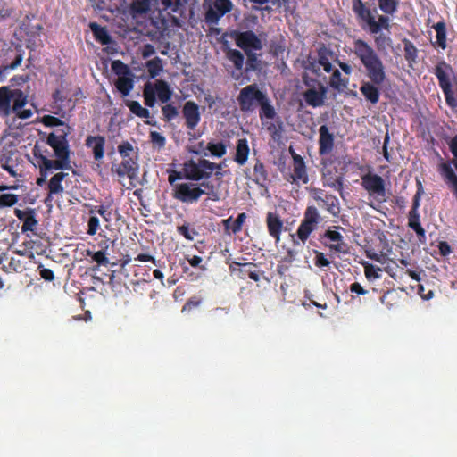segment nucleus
<instances>
[{"instance_id": "nucleus-47", "label": "nucleus", "mask_w": 457, "mask_h": 457, "mask_svg": "<svg viewBox=\"0 0 457 457\" xmlns=\"http://www.w3.org/2000/svg\"><path fill=\"white\" fill-rule=\"evenodd\" d=\"M87 256H90L92 261L97 263L98 266L106 267L109 263L108 258L106 257L104 250H99L97 252H92L87 250Z\"/></svg>"}, {"instance_id": "nucleus-63", "label": "nucleus", "mask_w": 457, "mask_h": 457, "mask_svg": "<svg viewBox=\"0 0 457 457\" xmlns=\"http://www.w3.org/2000/svg\"><path fill=\"white\" fill-rule=\"evenodd\" d=\"M200 303H201V300L197 297H192V298L188 299L187 302H186V303H184V305L182 307V312H191L192 309L198 307Z\"/></svg>"}, {"instance_id": "nucleus-43", "label": "nucleus", "mask_w": 457, "mask_h": 457, "mask_svg": "<svg viewBox=\"0 0 457 457\" xmlns=\"http://www.w3.org/2000/svg\"><path fill=\"white\" fill-rule=\"evenodd\" d=\"M115 87L120 91L121 96L129 95L133 89V79L129 77H120L117 81H115Z\"/></svg>"}, {"instance_id": "nucleus-2", "label": "nucleus", "mask_w": 457, "mask_h": 457, "mask_svg": "<svg viewBox=\"0 0 457 457\" xmlns=\"http://www.w3.org/2000/svg\"><path fill=\"white\" fill-rule=\"evenodd\" d=\"M48 145L54 150L55 160H51L45 155L39 145H35L33 148L34 165L39 170L40 176L37 178L36 183L43 187L47 178L54 170H71V150L67 148L64 138L59 140L54 135L50 136Z\"/></svg>"}, {"instance_id": "nucleus-38", "label": "nucleus", "mask_w": 457, "mask_h": 457, "mask_svg": "<svg viewBox=\"0 0 457 457\" xmlns=\"http://www.w3.org/2000/svg\"><path fill=\"white\" fill-rule=\"evenodd\" d=\"M403 56L410 66L417 62L418 50L411 40L405 38L403 40Z\"/></svg>"}, {"instance_id": "nucleus-40", "label": "nucleus", "mask_w": 457, "mask_h": 457, "mask_svg": "<svg viewBox=\"0 0 457 457\" xmlns=\"http://www.w3.org/2000/svg\"><path fill=\"white\" fill-rule=\"evenodd\" d=\"M331 72L332 74L329 80V86L333 89L338 91L345 90L347 87V84H349V79L347 78H342L338 70L332 71Z\"/></svg>"}, {"instance_id": "nucleus-9", "label": "nucleus", "mask_w": 457, "mask_h": 457, "mask_svg": "<svg viewBox=\"0 0 457 457\" xmlns=\"http://www.w3.org/2000/svg\"><path fill=\"white\" fill-rule=\"evenodd\" d=\"M361 185L366 190L370 196L376 199L378 203H384L386 201V181L378 174H373L368 172L364 175H361Z\"/></svg>"}, {"instance_id": "nucleus-11", "label": "nucleus", "mask_w": 457, "mask_h": 457, "mask_svg": "<svg viewBox=\"0 0 457 457\" xmlns=\"http://www.w3.org/2000/svg\"><path fill=\"white\" fill-rule=\"evenodd\" d=\"M23 54L24 51L20 45L9 46L6 51L0 54V81L5 79L7 71L15 70L21 64Z\"/></svg>"}, {"instance_id": "nucleus-62", "label": "nucleus", "mask_w": 457, "mask_h": 457, "mask_svg": "<svg viewBox=\"0 0 457 457\" xmlns=\"http://www.w3.org/2000/svg\"><path fill=\"white\" fill-rule=\"evenodd\" d=\"M112 70L118 74H127L129 72V68L127 64L120 60H115L112 64Z\"/></svg>"}, {"instance_id": "nucleus-49", "label": "nucleus", "mask_w": 457, "mask_h": 457, "mask_svg": "<svg viewBox=\"0 0 457 457\" xmlns=\"http://www.w3.org/2000/svg\"><path fill=\"white\" fill-rule=\"evenodd\" d=\"M19 202V195L13 193H3L0 195V208L14 206Z\"/></svg>"}, {"instance_id": "nucleus-29", "label": "nucleus", "mask_w": 457, "mask_h": 457, "mask_svg": "<svg viewBox=\"0 0 457 457\" xmlns=\"http://www.w3.org/2000/svg\"><path fill=\"white\" fill-rule=\"evenodd\" d=\"M90 29L96 41L99 44L107 46L112 42V36L108 34L105 27L100 26L97 22H90Z\"/></svg>"}, {"instance_id": "nucleus-14", "label": "nucleus", "mask_w": 457, "mask_h": 457, "mask_svg": "<svg viewBox=\"0 0 457 457\" xmlns=\"http://www.w3.org/2000/svg\"><path fill=\"white\" fill-rule=\"evenodd\" d=\"M120 163L112 164V172L120 178L127 176L130 179L132 187H136L134 181L138 179L139 164L136 158H121Z\"/></svg>"}, {"instance_id": "nucleus-16", "label": "nucleus", "mask_w": 457, "mask_h": 457, "mask_svg": "<svg viewBox=\"0 0 457 457\" xmlns=\"http://www.w3.org/2000/svg\"><path fill=\"white\" fill-rule=\"evenodd\" d=\"M231 10L232 3L230 0H215L209 9L206 10L204 21L210 25H217L220 19Z\"/></svg>"}, {"instance_id": "nucleus-35", "label": "nucleus", "mask_w": 457, "mask_h": 457, "mask_svg": "<svg viewBox=\"0 0 457 457\" xmlns=\"http://www.w3.org/2000/svg\"><path fill=\"white\" fill-rule=\"evenodd\" d=\"M318 59L316 60L320 65V67H323L324 71L331 72L332 71V64L330 60L333 56V53L324 46H321L317 51Z\"/></svg>"}, {"instance_id": "nucleus-55", "label": "nucleus", "mask_w": 457, "mask_h": 457, "mask_svg": "<svg viewBox=\"0 0 457 457\" xmlns=\"http://www.w3.org/2000/svg\"><path fill=\"white\" fill-rule=\"evenodd\" d=\"M177 231L186 239L192 241L197 235V231L195 228H190L189 225L184 224L177 227Z\"/></svg>"}, {"instance_id": "nucleus-1", "label": "nucleus", "mask_w": 457, "mask_h": 457, "mask_svg": "<svg viewBox=\"0 0 457 457\" xmlns=\"http://www.w3.org/2000/svg\"><path fill=\"white\" fill-rule=\"evenodd\" d=\"M353 54L364 66L366 76L370 79V81L361 84L360 92L367 102L376 104L380 98L378 86L384 84L386 79L385 64L373 47L364 40H353Z\"/></svg>"}, {"instance_id": "nucleus-21", "label": "nucleus", "mask_w": 457, "mask_h": 457, "mask_svg": "<svg viewBox=\"0 0 457 457\" xmlns=\"http://www.w3.org/2000/svg\"><path fill=\"white\" fill-rule=\"evenodd\" d=\"M319 154L321 156L328 155L331 153L334 146V136L329 132V129L326 125L319 128Z\"/></svg>"}, {"instance_id": "nucleus-48", "label": "nucleus", "mask_w": 457, "mask_h": 457, "mask_svg": "<svg viewBox=\"0 0 457 457\" xmlns=\"http://www.w3.org/2000/svg\"><path fill=\"white\" fill-rule=\"evenodd\" d=\"M162 114L163 116V120L170 122L176 119L179 115L178 108L171 104H166L162 107Z\"/></svg>"}, {"instance_id": "nucleus-6", "label": "nucleus", "mask_w": 457, "mask_h": 457, "mask_svg": "<svg viewBox=\"0 0 457 457\" xmlns=\"http://www.w3.org/2000/svg\"><path fill=\"white\" fill-rule=\"evenodd\" d=\"M432 73L437 79L445 96V102L450 109H457V73L453 70L450 63L441 60L435 65Z\"/></svg>"}, {"instance_id": "nucleus-20", "label": "nucleus", "mask_w": 457, "mask_h": 457, "mask_svg": "<svg viewBox=\"0 0 457 457\" xmlns=\"http://www.w3.org/2000/svg\"><path fill=\"white\" fill-rule=\"evenodd\" d=\"M323 238L329 242V244L325 243V245L331 251L338 253H347V245L344 242V237L338 230H332L330 228L325 230Z\"/></svg>"}, {"instance_id": "nucleus-5", "label": "nucleus", "mask_w": 457, "mask_h": 457, "mask_svg": "<svg viewBox=\"0 0 457 457\" xmlns=\"http://www.w3.org/2000/svg\"><path fill=\"white\" fill-rule=\"evenodd\" d=\"M352 11L355 14L361 29L370 31L371 35H378L382 30L390 31L389 15H378L375 18L376 9H371L363 0H352Z\"/></svg>"}, {"instance_id": "nucleus-41", "label": "nucleus", "mask_w": 457, "mask_h": 457, "mask_svg": "<svg viewBox=\"0 0 457 457\" xmlns=\"http://www.w3.org/2000/svg\"><path fill=\"white\" fill-rule=\"evenodd\" d=\"M205 150L210 152V154L212 157L215 158H221L226 154L227 152V145L224 144V142H209L204 147Z\"/></svg>"}, {"instance_id": "nucleus-36", "label": "nucleus", "mask_w": 457, "mask_h": 457, "mask_svg": "<svg viewBox=\"0 0 457 457\" xmlns=\"http://www.w3.org/2000/svg\"><path fill=\"white\" fill-rule=\"evenodd\" d=\"M225 54L227 60L233 63L237 71H240L244 68L245 55L239 50L228 47L225 50Z\"/></svg>"}, {"instance_id": "nucleus-34", "label": "nucleus", "mask_w": 457, "mask_h": 457, "mask_svg": "<svg viewBox=\"0 0 457 457\" xmlns=\"http://www.w3.org/2000/svg\"><path fill=\"white\" fill-rule=\"evenodd\" d=\"M432 29L436 31V41L432 42L434 47H440L443 50L446 47V29L445 21H437Z\"/></svg>"}, {"instance_id": "nucleus-54", "label": "nucleus", "mask_w": 457, "mask_h": 457, "mask_svg": "<svg viewBox=\"0 0 457 457\" xmlns=\"http://www.w3.org/2000/svg\"><path fill=\"white\" fill-rule=\"evenodd\" d=\"M118 152L121 158H133L131 156L134 152L133 145L129 141H123L118 145Z\"/></svg>"}, {"instance_id": "nucleus-30", "label": "nucleus", "mask_w": 457, "mask_h": 457, "mask_svg": "<svg viewBox=\"0 0 457 457\" xmlns=\"http://www.w3.org/2000/svg\"><path fill=\"white\" fill-rule=\"evenodd\" d=\"M322 203V207L333 217L337 218L340 213L339 201L336 195L331 194H325L322 200L319 203Z\"/></svg>"}, {"instance_id": "nucleus-60", "label": "nucleus", "mask_w": 457, "mask_h": 457, "mask_svg": "<svg viewBox=\"0 0 457 457\" xmlns=\"http://www.w3.org/2000/svg\"><path fill=\"white\" fill-rule=\"evenodd\" d=\"M97 213L103 218L106 222H111L112 219V210L111 204L100 205L99 210H97Z\"/></svg>"}, {"instance_id": "nucleus-22", "label": "nucleus", "mask_w": 457, "mask_h": 457, "mask_svg": "<svg viewBox=\"0 0 457 457\" xmlns=\"http://www.w3.org/2000/svg\"><path fill=\"white\" fill-rule=\"evenodd\" d=\"M267 230L269 236L279 243L283 230V220L277 212H268L266 217Z\"/></svg>"}, {"instance_id": "nucleus-64", "label": "nucleus", "mask_w": 457, "mask_h": 457, "mask_svg": "<svg viewBox=\"0 0 457 457\" xmlns=\"http://www.w3.org/2000/svg\"><path fill=\"white\" fill-rule=\"evenodd\" d=\"M37 269H39V273L42 278L47 281L54 280V273H53V271L50 269L45 268L41 264L39 265V267H37Z\"/></svg>"}, {"instance_id": "nucleus-59", "label": "nucleus", "mask_w": 457, "mask_h": 457, "mask_svg": "<svg viewBox=\"0 0 457 457\" xmlns=\"http://www.w3.org/2000/svg\"><path fill=\"white\" fill-rule=\"evenodd\" d=\"M200 188H205L207 189V192L205 191V194L209 195V198L212 201L218 200V193L214 191L213 185L210 181H204L202 183L197 184Z\"/></svg>"}, {"instance_id": "nucleus-10", "label": "nucleus", "mask_w": 457, "mask_h": 457, "mask_svg": "<svg viewBox=\"0 0 457 457\" xmlns=\"http://www.w3.org/2000/svg\"><path fill=\"white\" fill-rule=\"evenodd\" d=\"M423 194V187L421 181H417V190L413 197L412 206L408 213V226L415 231L418 240L420 243H425V230L420 224V215L418 212V208L420 206V199Z\"/></svg>"}, {"instance_id": "nucleus-42", "label": "nucleus", "mask_w": 457, "mask_h": 457, "mask_svg": "<svg viewBox=\"0 0 457 457\" xmlns=\"http://www.w3.org/2000/svg\"><path fill=\"white\" fill-rule=\"evenodd\" d=\"M126 106L139 118L148 119L150 117V112L147 108L141 106L140 103L137 101H130L128 100L126 102Z\"/></svg>"}, {"instance_id": "nucleus-12", "label": "nucleus", "mask_w": 457, "mask_h": 457, "mask_svg": "<svg viewBox=\"0 0 457 457\" xmlns=\"http://www.w3.org/2000/svg\"><path fill=\"white\" fill-rule=\"evenodd\" d=\"M205 194V190L191 182H183L176 184L173 187V197L184 204H193L199 201L201 195Z\"/></svg>"}, {"instance_id": "nucleus-53", "label": "nucleus", "mask_w": 457, "mask_h": 457, "mask_svg": "<svg viewBox=\"0 0 457 457\" xmlns=\"http://www.w3.org/2000/svg\"><path fill=\"white\" fill-rule=\"evenodd\" d=\"M375 35L377 36H375L374 37V43L378 50H385L386 47L389 46L390 44L392 43V39L388 36L381 32Z\"/></svg>"}, {"instance_id": "nucleus-51", "label": "nucleus", "mask_w": 457, "mask_h": 457, "mask_svg": "<svg viewBox=\"0 0 457 457\" xmlns=\"http://www.w3.org/2000/svg\"><path fill=\"white\" fill-rule=\"evenodd\" d=\"M37 226V220L36 219V212H30L29 218L22 221L21 232L25 233L27 231H34Z\"/></svg>"}, {"instance_id": "nucleus-56", "label": "nucleus", "mask_w": 457, "mask_h": 457, "mask_svg": "<svg viewBox=\"0 0 457 457\" xmlns=\"http://www.w3.org/2000/svg\"><path fill=\"white\" fill-rule=\"evenodd\" d=\"M149 138H150V142H152V144L154 145H155L156 147H158L159 149L163 148L165 145V143L167 142V140L165 139V137L162 136V134L161 132H156V131L150 132Z\"/></svg>"}, {"instance_id": "nucleus-45", "label": "nucleus", "mask_w": 457, "mask_h": 457, "mask_svg": "<svg viewBox=\"0 0 457 457\" xmlns=\"http://www.w3.org/2000/svg\"><path fill=\"white\" fill-rule=\"evenodd\" d=\"M143 98L145 104L149 108H154L156 103V96L154 95V86L152 83H145L143 87Z\"/></svg>"}, {"instance_id": "nucleus-3", "label": "nucleus", "mask_w": 457, "mask_h": 457, "mask_svg": "<svg viewBox=\"0 0 457 457\" xmlns=\"http://www.w3.org/2000/svg\"><path fill=\"white\" fill-rule=\"evenodd\" d=\"M237 102L240 111L243 112H251L255 107L260 106L261 120H273L276 117L275 108L268 95L259 89L257 84L247 85L240 89Z\"/></svg>"}, {"instance_id": "nucleus-19", "label": "nucleus", "mask_w": 457, "mask_h": 457, "mask_svg": "<svg viewBox=\"0 0 457 457\" xmlns=\"http://www.w3.org/2000/svg\"><path fill=\"white\" fill-rule=\"evenodd\" d=\"M322 183L324 187H329L336 190L340 195L343 194L344 177L343 175L337 174L336 168H324L322 170Z\"/></svg>"}, {"instance_id": "nucleus-52", "label": "nucleus", "mask_w": 457, "mask_h": 457, "mask_svg": "<svg viewBox=\"0 0 457 457\" xmlns=\"http://www.w3.org/2000/svg\"><path fill=\"white\" fill-rule=\"evenodd\" d=\"M380 272H381V269L375 267L371 263H366L364 265L365 277H366V278H368L370 280L378 279L381 276Z\"/></svg>"}, {"instance_id": "nucleus-44", "label": "nucleus", "mask_w": 457, "mask_h": 457, "mask_svg": "<svg viewBox=\"0 0 457 457\" xmlns=\"http://www.w3.org/2000/svg\"><path fill=\"white\" fill-rule=\"evenodd\" d=\"M378 8L384 14L394 15L399 6V0H378Z\"/></svg>"}, {"instance_id": "nucleus-31", "label": "nucleus", "mask_w": 457, "mask_h": 457, "mask_svg": "<svg viewBox=\"0 0 457 457\" xmlns=\"http://www.w3.org/2000/svg\"><path fill=\"white\" fill-rule=\"evenodd\" d=\"M249 155V146L246 138H239L237 142L236 155H234V162L238 165L243 166L246 163Z\"/></svg>"}, {"instance_id": "nucleus-15", "label": "nucleus", "mask_w": 457, "mask_h": 457, "mask_svg": "<svg viewBox=\"0 0 457 457\" xmlns=\"http://www.w3.org/2000/svg\"><path fill=\"white\" fill-rule=\"evenodd\" d=\"M42 123L45 127L47 128H58L55 131L50 132L46 138V144L48 145V139L50 136L54 135L58 139L64 138L66 142V145H68V149L70 150L69 140L67 137L71 132V128L63 122L59 118L54 115H44L42 118Z\"/></svg>"}, {"instance_id": "nucleus-61", "label": "nucleus", "mask_w": 457, "mask_h": 457, "mask_svg": "<svg viewBox=\"0 0 457 457\" xmlns=\"http://www.w3.org/2000/svg\"><path fill=\"white\" fill-rule=\"evenodd\" d=\"M305 70H308L309 71L312 72L313 74L319 76L320 75V65L316 59H308V61L305 62L304 64Z\"/></svg>"}, {"instance_id": "nucleus-50", "label": "nucleus", "mask_w": 457, "mask_h": 457, "mask_svg": "<svg viewBox=\"0 0 457 457\" xmlns=\"http://www.w3.org/2000/svg\"><path fill=\"white\" fill-rule=\"evenodd\" d=\"M162 10L177 13L181 9L182 0H159Z\"/></svg>"}, {"instance_id": "nucleus-26", "label": "nucleus", "mask_w": 457, "mask_h": 457, "mask_svg": "<svg viewBox=\"0 0 457 457\" xmlns=\"http://www.w3.org/2000/svg\"><path fill=\"white\" fill-rule=\"evenodd\" d=\"M247 215L245 212H240L237 218L233 220L232 217L226 218L222 220V226L224 227V232L226 235L230 236L231 234L237 235L242 230Z\"/></svg>"}, {"instance_id": "nucleus-33", "label": "nucleus", "mask_w": 457, "mask_h": 457, "mask_svg": "<svg viewBox=\"0 0 457 457\" xmlns=\"http://www.w3.org/2000/svg\"><path fill=\"white\" fill-rule=\"evenodd\" d=\"M253 182L262 187H265L269 182L268 172L265 165L260 160L253 166Z\"/></svg>"}, {"instance_id": "nucleus-8", "label": "nucleus", "mask_w": 457, "mask_h": 457, "mask_svg": "<svg viewBox=\"0 0 457 457\" xmlns=\"http://www.w3.org/2000/svg\"><path fill=\"white\" fill-rule=\"evenodd\" d=\"M322 221L318 209L315 205H308L303 212V218L296 230V237L304 244L311 234L317 230L319 224Z\"/></svg>"}, {"instance_id": "nucleus-13", "label": "nucleus", "mask_w": 457, "mask_h": 457, "mask_svg": "<svg viewBox=\"0 0 457 457\" xmlns=\"http://www.w3.org/2000/svg\"><path fill=\"white\" fill-rule=\"evenodd\" d=\"M230 36L231 38L236 41L237 47L243 49L244 53L260 51L262 48V40L259 38L258 35L252 30H233Z\"/></svg>"}, {"instance_id": "nucleus-18", "label": "nucleus", "mask_w": 457, "mask_h": 457, "mask_svg": "<svg viewBox=\"0 0 457 457\" xmlns=\"http://www.w3.org/2000/svg\"><path fill=\"white\" fill-rule=\"evenodd\" d=\"M182 116L185 128L190 131L195 130L201 120L199 106L193 101L184 103L182 107Z\"/></svg>"}, {"instance_id": "nucleus-57", "label": "nucleus", "mask_w": 457, "mask_h": 457, "mask_svg": "<svg viewBox=\"0 0 457 457\" xmlns=\"http://www.w3.org/2000/svg\"><path fill=\"white\" fill-rule=\"evenodd\" d=\"M87 234L89 236L96 235L100 228L99 219L96 216H91L89 220H87Z\"/></svg>"}, {"instance_id": "nucleus-25", "label": "nucleus", "mask_w": 457, "mask_h": 457, "mask_svg": "<svg viewBox=\"0 0 457 457\" xmlns=\"http://www.w3.org/2000/svg\"><path fill=\"white\" fill-rule=\"evenodd\" d=\"M85 145L92 148L93 158L95 161H101L104 156L105 138L102 136H87L85 140Z\"/></svg>"}, {"instance_id": "nucleus-32", "label": "nucleus", "mask_w": 457, "mask_h": 457, "mask_svg": "<svg viewBox=\"0 0 457 457\" xmlns=\"http://www.w3.org/2000/svg\"><path fill=\"white\" fill-rule=\"evenodd\" d=\"M246 55L245 72H260L262 69V60L260 59L261 54L255 51L245 52Z\"/></svg>"}, {"instance_id": "nucleus-58", "label": "nucleus", "mask_w": 457, "mask_h": 457, "mask_svg": "<svg viewBox=\"0 0 457 457\" xmlns=\"http://www.w3.org/2000/svg\"><path fill=\"white\" fill-rule=\"evenodd\" d=\"M315 253V259L314 262L316 267L322 269V268H328L330 265V261L326 258L324 253L322 252H319L317 250L314 251Z\"/></svg>"}, {"instance_id": "nucleus-24", "label": "nucleus", "mask_w": 457, "mask_h": 457, "mask_svg": "<svg viewBox=\"0 0 457 457\" xmlns=\"http://www.w3.org/2000/svg\"><path fill=\"white\" fill-rule=\"evenodd\" d=\"M326 91V87L322 84H320L319 90L314 88L308 89L303 93L304 102L312 108L322 106Z\"/></svg>"}, {"instance_id": "nucleus-37", "label": "nucleus", "mask_w": 457, "mask_h": 457, "mask_svg": "<svg viewBox=\"0 0 457 457\" xmlns=\"http://www.w3.org/2000/svg\"><path fill=\"white\" fill-rule=\"evenodd\" d=\"M66 176L67 174L64 172H58L51 177L48 181V192L50 194H62L64 190L62 181Z\"/></svg>"}, {"instance_id": "nucleus-27", "label": "nucleus", "mask_w": 457, "mask_h": 457, "mask_svg": "<svg viewBox=\"0 0 457 457\" xmlns=\"http://www.w3.org/2000/svg\"><path fill=\"white\" fill-rule=\"evenodd\" d=\"M237 276L241 280H245L246 278L253 279V281L260 280V272L258 266L253 262H243L240 268L237 269Z\"/></svg>"}, {"instance_id": "nucleus-46", "label": "nucleus", "mask_w": 457, "mask_h": 457, "mask_svg": "<svg viewBox=\"0 0 457 457\" xmlns=\"http://www.w3.org/2000/svg\"><path fill=\"white\" fill-rule=\"evenodd\" d=\"M147 72L149 78L154 79L162 71V61L159 57H155L146 62Z\"/></svg>"}, {"instance_id": "nucleus-7", "label": "nucleus", "mask_w": 457, "mask_h": 457, "mask_svg": "<svg viewBox=\"0 0 457 457\" xmlns=\"http://www.w3.org/2000/svg\"><path fill=\"white\" fill-rule=\"evenodd\" d=\"M213 167V162L205 158L191 159L183 164L184 178L195 182L207 180L212 175Z\"/></svg>"}, {"instance_id": "nucleus-4", "label": "nucleus", "mask_w": 457, "mask_h": 457, "mask_svg": "<svg viewBox=\"0 0 457 457\" xmlns=\"http://www.w3.org/2000/svg\"><path fill=\"white\" fill-rule=\"evenodd\" d=\"M28 95L21 89H12L8 86L0 87V116L3 118L15 114L21 120H28L33 115L30 109H26Z\"/></svg>"}, {"instance_id": "nucleus-28", "label": "nucleus", "mask_w": 457, "mask_h": 457, "mask_svg": "<svg viewBox=\"0 0 457 457\" xmlns=\"http://www.w3.org/2000/svg\"><path fill=\"white\" fill-rule=\"evenodd\" d=\"M154 86V95L159 98L162 104H168L172 96V90L168 82L159 79L156 80Z\"/></svg>"}, {"instance_id": "nucleus-39", "label": "nucleus", "mask_w": 457, "mask_h": 457, "mask_svg": "<svg viewBox=\"0 0 457 457\" xmlns=\"http://www.w3.org/2000/svg\"><path fill=\"white\" fill-rule=\"evenodd\" d=\"M275 119L276 120L274 122H268L261 120L262 125L265 126L268 133L270 137H272L273 139L280 137L283 128V124L279 116L276 114V117L273 120Z\"/></svg>"}, {"instance_id": "nucleus-17", "label": "nucleus", "mask_w": 457, "mask_h": 457, "mask_svg": "<svg viewBox=\"0 0 457 457\" xmlns=\"http://www.w3.org/2000/svg\"><path fill=\"white\" fill-rule=\"evenodd\" d=\"M289 153L291 158H293V173L289 175L287 181L291 183H308L309 175L303 158L291 147L289 148Z\"/></svg>"}, {"instance_id": "nucleus-23", "label": "nucleus", "mask_w": 457, "mask_h": 457, "mask_svg": "<svg viewBox=\"0 0 457 457\" xmlns=\"http://www.w3.org/2000/svg\"><path fill=\"white\" fill-rule=\"evenodd\" d=\"M154 4H157V0H132L129 5V14L133 19L142 18L150 12Z\"/></svg>"}]
</instances>
